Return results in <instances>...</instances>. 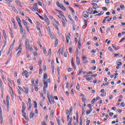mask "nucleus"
Wrapping results in <instances>:
<instances>
[{
    "instance_id": "5",
    "label": "nucleus",
    "mask_w": 125,
    "mask_h": 125,
    "mask_svg": "<svg viewBox=\"0 0 125 125\" xmlns=\"http://www.w3.org/2000/svg\"><path fill=\"white\" fill-rule=\"evenodd\" d=\"M23 24H24L26 30H27V32H28V33H30V28H29V25L28 24L27 22H25Z\"/></svg>"
},
{
    "instance_id": "43",
    "label": "nucleus",
    "mask_w": 125,
    "mask_h": 125,
    "mask_svg": "<svg viewBox=\"0 0 125 125\" xmlns=\"http://www.w3.org/2000/svg\"><path fill=\"white\" fill-rule=\"evenodd\" d=\"M61 4H60L59 3V1H57V2H56V5H57V6H58V7H59L60 6Z\"/></svg>"
},
{
    "instance_id": "44",
    "label": "nucleus",
    "mask_w": 125,
    "mask_h": 125,
    "mask_svg": "<svg viewBox=\"0 0 125 125\" xmlns=\"http://www.w3.org/2000/svg\"><path fill=\"white\" fill-rule=\"evenodd\" d=\"M46 88H44V87H43V93H44L45 94H46Z\"/></svg>"
},
{
    "instance_id": "61",
    "label": "nucleus",
    "mask_w": 125,
    "mask_h": 125,
    "mask_svg": "<svg viewBox=\"0 0 125 125\" xmlns=\"http://www.w3.org/2000/svg\"><path fill=\"white\" fill-rule=\"evenodd\" d=\"M6 2H12V0H5Z\"/></svg>"
},
{
    "instance_id": "28",
    "label": "nucleus",
    "mask_w": 125,
    "mask_h": 125,
    "mask_svg": "<svg viewBox=\"0 0 125 125\" xmlns=\"http://www.w3.org/2000/svg\"><path fill=\"white\" fill-rule=\"evenodd\" d=\"M21 52H22V50H19V51L18 52V53L17 54V57H19V56L20 55V53H21Z\"/></svg>"
},
{
    "instance_id": "25",
    "label": "nucleus",
    "mask_w": 125,
    "mask_h": 125,
    "mask_svg": "<svg viewBox=\"0 0 125 125\" xmlns=\"http://www.w3.org/2000/svg\"><path fill=\"white\" fill-rule=\"evenodd\" d=\"M104 14V11H101L100 13L96 15L97 16H101V15H103V14Z\"/></svg>"
},
{
    "instance_id": "38",
    "label": "nucleus",
    "mask_w": 125,
    "mask_h": 125,
    "mask_svg": "<svg viewBox=\"0 0 125 125\" xmlns=\"http://www.w3.org/2000/svg\"><path fill=\"white\" fill-rule=\"evenodd\" d=\"M92 5H93V6H95V7H98V5L97 4V3H92Z\"/></svg>"
},
{
    "instance_id": "54",
    "label": "nucleus",
    "mask_w": 125,
    "mask_h": 125,
    "mask_svg": "<svg viewBox=\"0 0 125 125\" xmlns=\"http://www.w3.org/2000/svg\"><path fill=\"white\" fill-rule=\"evenodd\" d=\"M102 9L104 10V11H107V8H106V7H103Z\"/></svg>"
},
{
    "instance_id": "7",
    "label": "nucleus",
    "mask_w": 125,
    "mask_h": 125,
    "mask_svg": "<svg viewBox=\"0 0 125 125\" xmlns=\"http://www.w3.org/2000/svg\"><path fill=\"white\" fill-rule=\"evenodd\" d=\"M77 60V65H80L81 64V60H80V58L78 56V55H75Z\"/></svg>"
},
{
    "instance_id": "31",
    "label": "nucleus",
    "mask_w": 125,
    "mask_h": 125,
    "mask_svg": "<svg viewBox=\"0 0 125 125\" xmlns=\"http://www.w3.org/2000/svg\"><path fill=\"white\" fill-rule=\"evenodd\" d=\"M120 8H121L122 10H124V9H125V5L124 4L120 5Z\"/></svg>"
},
{
    "instance_id": "62",
    "label": "nucleus",
    "mask_w": 125,
    "mask_h": 125,
    "mask_svg": "<svg viewBox=\"0 0 125 125\" xmlns=\"http://www.w3.org/2000/svg\"><path fill=\"white\" fill-rule=\"evenodd\" d=\"M58 125H60V120L59 119H57Z\"/></svg>"
},
{
    "instance_id": "45",
    "label": "nucleus",
    "mask_w": 125,
    "mask_h": 125,
    "mask_svg": "<svg viewBox=\"0 0 125 125\" xmlns=\"http://www.w3.org/2000/svg\"><path fill=\"white\" fill-rule=\"evenodd\" d=\"M76 121L77 122H79V115L78 114V112L76 113Z\"/></svg>"
},
{
    "instance_id": "40",
    "label": "nucleus",
    "mask_w": 125,
    "mask_h": 125,
    "mask_svg": "<svg viewBox=\"0 0 125 125\" xmlns=\"http://www.w3.org/2000/svg\"><path fill=\"white\" fill-rule=\"evenodd\" d=\"M68 18L70 20V21H71L72 22H73L74 21V20H73V19H72V17L71 16V15L68 16Z\"/></svg>"
},
{
    "instance_id": "21",
    "label": "nucleus",
    "mask_w": 125,
    "mask_h": 125,
    "mask_svg": "<svg viewBox=\"0 0 125 125\" xmlns=\"http://www.w3.org/2000/svg\"><path fill=\"white\" fill-rule=\"evenodd\" d=\"M17 21H18V24L21 23V20L20 17H17Z\"/></svg>"
},
{
    "instance_id": "30",
    "label": "nucleus",
    "mask_w": 125,
    "mask_h": 125,
    "mask_svg": "<svg viewBox=\"0 0 125 125\" xmlns=\"http://www.w3.org/2000/svg\"><path fill=\"white\" fill-rule=\"evenodd\" d=\"M24 89L25 90L26 93H27V94H29V89H28V88L24 87Z\"/></svg>"
},
{
    "instance_id": "3",
    "label": "nucleus",
    "mask_w": 125,
    "mask_h": 125,
    "mask_svg": "<svg viewBox=\"0 0 125 125\" xmlns=\"http://www.w3.org/2000/svg\"><path fill=\"white\" fill-rule=\"evenodd\" d=\"M22 75L23 77L25 76V78H28L29 77V74H28V71L24 70L22 73Z\"/></svg>"
},
{
    "instance_id": "18",
    "label": "nucleus",
    "mask_w": 125,
    "mask_h": 125,
    "mask_svg": "<svg viewBox=\"0 0 125 125\" xmlns=\"http://www.w3.org/2000/svg\"><path fill=\"white\" fill-rule=\"evenodd\" d=\"M92 111V109L91 108L89 110L86 111V114L87 115H89V114H90V113H91Z\"/></svg>"
},
{
    "instance_id": "14",
    "label": "nucleus",
    "mask_w": 125,
    "mask_h": 125,
    "mask_svg": "<svg viewBox=\"0 0 125 125\" xmlns=\"http://www.w3.org/2000/svg\"><path fill=\"white\" fill-rule=\"evenodd\" d=\"M46 16V18L45 19V21L46 22V23L47 24V25H49V24H50V22H49V20L48 19V18H47V17H46V15H45Z\"/></svg>"
},
{
    "instance_id": "52",
    "label": "nucleus",
    "mask_w": 125,
    "mask_h": 125,
    "mask_svg": "<svg viewBox=\"0 0 125 125\" xmlns=\"http://www.w3.org/2000/svg\"><path fill=\"white\" fill-rule=\"evenodd\" d=\"M53 114H54V112L53 111H51V112H50V116L52 118H53Z\"/></svg>"
},
{
    "instance_id": "59",
    "label": "nucleus",
    "mask_w": 125,
    "mask_h": 125,
    "mask_svg": "<svg viewBox=\"0 0 125 125\" xmlns=\"http://www.w3.org/2000/svg\"><path fill=\"white\" fill-rule=\"evenodd\" d=\"M86 125H89V123H90V120H87L86 122Z\"/></svg>"
},
{
    "instance_id": "47",
    "label": "nucleus",
    "mask_w": 125,
    "mask_h": 125,
    "mask_svg": "<svg viewBox=\"0 0 125 125\" xmlns=\"http://www.w3.org/2000/svg\"><path fill=\"white\" fill-rule=\"evenodd\" d=\"M27 20H28L29 22L31 23V24H33V22L32 21V20L30 19V18H27Z\"/></svg>"
},
{
    "instance_id": "48",
    "label": "nucleus",
    "mask_w": 125,
    "mask_h": 125,
    "mask_svg": "<svg viewBox=\"0 0 125 125\" xmlns=\"http://www.w3.org/2000/svg\"><path fill=\"white\" fill-rule=\"evenodd\" d=\"M35 91H39V88H38V86L35 85Z\"/></svg>"
},
{
    "instance_id": "51",
    "label": "nucleus",
    "mask_w": 125,
    "mask_h": 125,
    "mask_svg": "<svg viewBox=\"0 0 125 125\" xmlns=\"http://www.w3.org/2000/svg\"><path fill=\"white\" fill-rule=\"evenodd\" d=\"M16 3L18 5L21 6V3H20V1H16Z\"/></svg>"
},
{
    "instance_id": "13",
    "label": "nucleus",
    "mask_w": 125,
    "mask_h": 125,
    "mask_svg": "<svg viewBox=\"0 0 125 125\" xmlns=\"http://www.w3.org/2000/svg\"><path fill=\"white\" fill-rule=\"evenodd\" d=\"M37 25V29L38 31H41V28L40 27V22L39 21L36 22Z\"/></svg>"
},
{
    "instance_id": "37",
    "label": "nucleus",
    "mask_w": 125,
    "mask_h": 125,
    "mask_svg": "<svg viewBox=\"0 0 125 125\" xmlns=\"http://www.w3.org/2000/svg\"><path fill=\"white\" fill-rule=\"evenodd\" d=\"M0 124L2 125V123L3 122V117H0Z\"/></svg>"
},
{
    "instance_id": "63",
    "label": "nucleus",
    "mask_w": 125,
    "mask_h": 125,
    "mask_svg": "<svg viewBox=\"0 0 125 125\" xmlns=\"http://www.w3.org/2000/svg\"><path fill=\"white\" fill-rule=\"evenodd\" d=\"M2 117V110H0V117Z\"/></svg>"
},
{
    "instance_id": "32",
    "label": "nucleus",
    "mask_w": 125,
    "mask_h": 125,
    "mask_svg": "<svg viewBox=\"0 0 125 125\" xmlns=\"http://www.w3.org/2000/svg\"><path fill=\"white\" fill-rule=\"evenodd\" d=\"M6 102H9V96L8 95L6 96Z\"/></svg>"
},
{
    "instance_id": "12",
    "label": "nucleus",
    "mask_w": 125,
    "mask_h": 125,
    "mask_svg": "<svg viewBox=\"0 0 125 125\" xmlns=\"http://www.w3.org/2000/svg\"><path fill=\"white\" fill-rule=\"evenodd\" d=\"M21 47H22V44H20V46L16 48V51H18V50H22Z\"/></svg>"
},
{
    "instance_id": "53",
    "label": "nucleus",
    "mask_w": 125,
    "mask_h": 125,
    "mask_svg": "<svg viewBox=\"0 0 125 125\" xmlns=\"http://www.w3.org/2000/svg\"><path fill=\"white\" fill-rule=\"evenodd\" d=\"M85 100H86V99H85V98H82V101L83 102H84V103H85Z\"/></svg>"
},
{
    "instance_id": "4",
    "label": "nucleus",
    "mask_w": 125,
    "mask_h": 125,
    "mask_svg": "<svg viewBox=\"0 0 125 125\" xmlns=\"http://www.w3.org/2000/svg\"><path fill=\"white\" fill-rule=\"evenodd\" d=\"M86 59H87L86 57L83 56L82 61L84 64H87V63H88V61L86 60Z\"/></svg>"
},
{
    "instance_id": "39",
    "label": "nucleus",
    "mask_w": 125,
    "mask_h": 125,
    "mask_svg": "<svg viewBox=\"0 0 125 125\" xmlns=\"http://www.w3.org/2000/svg\"><path fill=\"white\" fill-rule=\"evenodd\" d=\"M67 121L68 122H71V123H72V122H73V118H68V119H67Z\"/></svg>"
},
{
    "instance_id": "8",
    "label": "nucleus",
    "mask_w": 125,
    "mask_h": 125,
    "mask_svg": "<svg viewBox=\"0 0 125 125\" xmlns=\"http://www.w3.org/2000/svg\"><path fill=\"white\" fill-rule=\"evenodd\" d=\"M42 82H43V84H44V86L43 87L47 88V86H48V83H47V82L46 81V80H43Z\"/></svg>"
},
{
    "instance_id": "2",
    "label": "nucleus",
    "mask_w": 125,
    "mask_h": 125,
    "mask_svg": "<svg viewBox=\"0 0 125 125\" xmlns=\"http://www.w3.org/2000/svg\"><path fill=\"white\" fill-rule=\"evenodd\" d=\"M25 47H26V49H29V48H30V43L29 42L28 39H25Z\"/></svg>"
},
{
    "instance_id": "57",
    "label": "nucleus",
    "mask_w": 125,
    "mask_h": 125,
    "mask_svg": "<svg viewBox=\"0 0 125 125\" xmlns=\"http://www.w3.org/2000/svg\"><path fill=\"white\" fill-rule=\"evenodd\" d=\"M42 69L41 68H40L39 69V75H42Z\"/></svg>"
},
{
    "instance_id": "50",
    "label": "nucleus",
    "mask_w": 125,
    "mask_h": 125,
    "mask_svg": "<svg viewBox=\"0 0 125 125\" xmlns=\"http://www.w3.org/2000/svg\"><path fill=\"white\" fill-rule=\"evenodd\" d=\"M36 10L37 11V12H38V13H41V10L39 9V8L36 7Z\"/></svg>"
},
{
    "instance_id": "33",
    "label": "nucleus",
    "mask_w": 125,
    "mask_h": 125,
    "mask_svg": "<svg viewBox=\"0 0 125 125\" xmlns=\"http://www.w3.org/2000/svg\"><path fill=\"white\" fill-rule=\"evenodd\" d=\"M88 11L89 13H90V14H91V13H92V8H89L88 9Z\"/></svg>"
},
{
    "instance_id": "60",
    "label": "nucleus",
    "mask_w": 125,
    "mask_h": 125,
    "mask_svg": "<svg viewBox=\"0 0 125 125\" xmlns=\"http://www.w3.org/2000/svg\"><path fill=\"white\" fill-rule=\"evenodd\" d=\"M41 125H46V122H45V121H43V122H42Z\"/></svg>"
},
{
    "instance_id": "9",
    "label": "nucleus",
    "mask_w": 125,
    "mask_h": 125,
    "mask_svg": "<svg viewBox=\"0 0 125 125\" xmlns=\"http://www.w3.org/2000/svg\"><path fill=\"white\" fill-rule=\"evenodd\" d=\"M83 17H85V18H87L88 17V13L86 11H84L83 12Z\"/></svg>"
},
{
    "instance_id": "1",
    "label": "nucleus",
    "mask_w": 125,
    "mask_h": 125,
    "mask_svg": "<svg viewBox=\"0 0 125 125\" xmlns=\"http://www.w3.org/2000/svg\"><path fill=\"white\" fill-rule=\"evenodd\" d=\"M62 23L63 24V25L64 27H65L66 22H67V20L66 19L65 16H64L63 15H62Z\"/></svg>"
},
{
    "instance_id": "23",
    "label": "nucleus",
    "mask_w": 125,
    "mask_h": 125,
    "mask_svg": "<svg viewBox=\"0 0 125 125\" xmlns=\"http://www.w3.org/2000/svg\"><path fill=\"white\" fill-rule=\"evenodd\" d=\"M43 78L44 79L43 80H45V81H46V80L47 79V74L46 73H44Z\"/></svg>"
},
{
    "instance_id": "46",
    "label": "nucleus",
    "mask_w": 125,
    "mask_h": 125,
    "mask_svg": "<svg viewBox=\"0 0 125 125\" xmlns=\"http://www.w3.org/2000/svg\"><path fill=\"white\" fill-rule=\"evenodd\" d=\"M48 54V55L51 56V49H49Z\"/></svg>"
},
{
    "instance_id": "22",
    "label": "nucleus",
    "mask_w": 125,
    "mask_h": 125,
    "mask_svg": "<svg viewBox=\"0 0 125 125\" xmlns=\"http://www.w3.org/2000/svg\"><path fill=\"white\" fill-rule=\"evenodd\" d=\"M49 93H47V98L49 100V102L50 103V104H52V103H51V101H50V97H49Z\"/></svg>"
},
{
    "instance_id": "49",
    "label": "nucleus",
    "mask_w": 125,
    "mask_h": 125,
    "mask_svg": "<svg viewBox=\"0 0 125 125\" xmlns=\"http://www.w3.org/2000/svg\"><path fill=\"white\" fill-rule=\"evenodd\" d=\"M108 50H109V51H111V52H113V49H112V47H108Z\"/></svg>"
},
{
    "instance_id": "11",
    "label": "nucleus",
    "mask_w": 125,
    "mask_h": 125,
    "mask_svg": "<svg viewBox=\"0 0 125 125\" xmlns=\"http://www.w3.org/2000/svg\"><path fill=\"white\" fill-rule=\"evenodd\" d=\"M112 47L114 49V50H115L116 51H117V50H118V49H119V48H120L119 47V46L115 45L114 44H112Z\"/></svg>"
},
{
    "instance_id": "27",
    "label": "nucleus",
    "mask_w": 125,
    "mask_h": 125,
    "mask_svg": "<svg viewBox=\"0 0 125 125\" xmlns=\"http://www.w3.org/2000/svg\"><path fill=\"white\" fill-rule=\"evenodd\" d=\"M68 8H69L70 10L72 12V13H75V11L74 10V9L71 7H68Z\"/></svg>"
},
{
    "instance_id": "19",
    "label": "nucleus",
    "mask_w": 125,
    "mask_h": 125,
    "mask_svg": "<svg viewBox=\"0 0 125 125\" xmlns=\"http://www.w3.org/2000/svg\"><path fill=\"white\" fill-rule=\"evenodd\" d=\"M34 116H35V113H30V115H29L30 119H33L34 118Z\"/></svg>"
},
{
    "instance_id": "36",
    "label": "nucleus",
    "mask_w": 125,
    "mask_h": 125,
    "mask_svg": "<svg viewBox=\"0 0 125 125\" xmlns=\"http://www.w3.org/2000/svg\"><path fill=\"white\" fill-rule=\"evenodd\" d=\"M73 111V108L72 107H70L69 108V114L71 115L72 114V111Z\"/></svg>"
},
{
    "instance_id": "24",
    "label": "nucleus",
    "mask_w": 125,
    "mask_h": 125,
    "mask_svg": "<svg viewBox=\"0 0 125 125\" xmlns=\"http://www.w3.org/2000/svg\"><path fill=\"white\" fill-rule=\"evenodd\" d=\"M3 33L4 38L5 39V41H6V33H5V30H3Z\"/></svg>"
},
{
    "instance_id": "17",
    "label": "nucleus",
    "mask_w": 125,
    "mask_h": 125,
    "mask_svg": "<svg viewBox=\"0 0 125 125\" xmlns=\"http://www.w3.org/2000/svg\"><path fill=\"white\" fill-rule=\"evenodd\" d=\"M50 37L51 38V40H55L56 39V36H52V34H49Z\"/></svg>"
},
{
    "instance_id": "56",
    "label": "nucleus",
    "mask_w": 125,
    "mask_h": 125,
    "mask_svg": "<svg viewBox=\"0 0 125 125\" xmlns=\"http://www.w3.org/2000/svg\"><path fill=\"white\" fill-rule=\"evenodd\" d=\"M66 39V42L67 43H69V39L68 37L66 36L65 37Z\"/></svg>"
},
{
    "instance_id": "42",
    "label": "nucleus",
    "mask_w": 125,
    "mask_h": 125,
    "mask_svg": "<svg viewBox=\"0 0 125 125\" xmlns=\"http://www.w3.org/2000/svg\"><path fill=\"white\" fill-rule=\"evenodd\" d=\"M0 87L1 88V90H2V91H3V84H0Z\"/></svg>"
},
{
    "instance_id": "64",
    "label": "nucleus",
    "mask_w": 125,
    "mask_h": 125,
    "mask_svg": "<svg viewBox=\"0 0 125 125\" xmlns=\"http://www.w3.org/2000/svg\"><path fill=\"white\" fill-rule=\"evenodd\" d=\"M72 48H69V51L70 53H72Z\"/></svg>"
},
{
    "instance_id": "55",
    "label": "nucleus",
    "mask_w": 125,
    "mask_h": 125,
    "mask_svg": "<svg viewBox=\"0 0 125 125\" xmlns=\"http://www.w3.org/2000/svg\"><path fill=\"white\" fill-rule=\"evenodd\" d=\"M76 89L79 90L80 89V85L79 84H77L76 85Z\"/></svg>"
},
{
    "instance_id": "26",
    "label": "nucleus",
    "mask_w": 125,
    "mask_h": 125,
    "mask_svg": "<svg viewBox=\"0 0 125 125\" xmlns=\"http://www.w3.org/2000/svg\"><path fill=\"white\" fill-rule=\"evenodd\" d=\"M12 10H13V11H14L15 12H17V10L16 9V8H15V7L12 6Z\"/></svg>"
},
{
    "instance_id": "58",
    "label": "nucleus",
    "mask_w": 125,
    "mask_h": 125,
    "mask_svg": "<svg viewBox=\"0 0 125 125\" xmlns=\"http://www.w3.org/2000/svg\"><path fill=\"white\" fill-rule=\"evenodd\" d=\"M105 3H107V4H108V3H110V0H105Z\"/></svg>"
},
{
    "instance_id": "34",
    "label": "nucleus",
    "mask_w": 125,
    "mask_h": 125,
    "mask_svg": "<svg viewBox=\"0 0 125 125\" xmlns=\"http://www.w3.org/2000/svg\"><path fill=\"white\" fill-rule=\"evenodd\" d=\"M36 9H37V7H35V8H34V7H31L30 8V9L31 10H32V11H33L34 12H35V11H36Z\"/></svg>"
},
{
    "instance_id": "20",
    "label": "nucleus",
    "mask_w": 125,
    "mask_h": 125,
    "mask_svg": "<svg viewBox=\"0 0 125 125\" xmlns=\"http://www.w3.org/2000/svg\"><path fill=\"white\" fill-rule=\"evenodd\" d=\"M22 116L23 117H24V118L25 119V120H28V118H27V114L26 113H25V112H23V113H22Z\"/></svg>"
},
{
    "instance_id": "16",
    "label": "nucleus",
    "mask_w": 125,
    "mask_h": 125,
    "mask_svg": "<svg viewBox=\"0 0 125 125\" xmlns=\"http://www.w3.org/2000/svg\"><path fill=\"white\" fill-rule=\"evenodd\" d=\"M7 111H9V102H6Z\"/></svg>"
},
{
    "instance_id": "29",
    "label": "nucleus",
    "mask_w": 125,
    "mask_h": 125,
    "mask_svg": "<svg viewBox=\"0 0 125 125\" xmlns=\"http://www.w3.org/2000/svg\"><path fill=\"white\" fill-rule=\"evenodd\" d=\"M58 45V40H56L55 42V47H56Z\"/></svg>"
},
{
    "instance_id": "6",
    "label": "nucleus",
    "mask_w": 125,
    "mask_h": 125,
    "mask_svg": "<svg viewBox=\"0 0 125 125\" xmlns=\"http://www.w3.org/2000/svg\"><path fill=\"white\" fill-rule=\"evenodd\" d=\"M22 107L21 109V113H24L25 112V110H26V104H25V103H22Z\"/></svg>"
},
{
    "instance_id": "10",
    "label": "nucleus",
    "mask_w": 125,
    "mask_h": 125,
    "mask_svg": "<svg viewBox=\"0 0 125 125\" xmlns=\"http://www.w3.org/2000/svg\"><path fill=\"white\" fill-rule=\"evenodd\" d=\"M9 86V89H10V92L11 93V95L12 97V98H14V95L13 94V91L12 90V88L11 87H10V86Z\"/></svg>"
},
{
    "instance_id": "35",
    "label": "nucleus",
    "mask_w": 125,
    "mask_h": 125,
    "mask_svg": "<svg viewBox=\"0 0 125 125\" xmlns=\"http://www.w3.org/2000/svg\"><path fill=\"white\" fill-rule=\"evenodd\" d=\"M34 107L37 108L38 107V104H37V102L34 101Z\"/></svg>"
},
{
    "instance_id": "15",
    "label": "nucleus",
    "mask_w": 125,
    "mask_h": 125,
    "mask_svg": "<svg viewBox=\"0 0 125 125\" xmlns=\"http://www.w3.org/2000/svg\"><path fill=\"white\" fill-rule=\"evenodd\" d=\"M61 8V9H62V10L66 11V8L63 5V4H61V5L59 6Z\"/></svg>"
},
{
    "instance_id": "41",
    "label": "nucleus",
    "mask_w": 125,
    "mask_h": 125,
    "mask_svg": "<svg viewBox=\"0 0 125 125\" xmlns=\"http://www.w3.org/2000/svg\"><path fill=\"white\" fill-rule=\"evenodd\" d=\"M36 14H37V15H38L39 16L40 19L43 20V19H44L42 17L41 15H40V14H39V13H36Z\"/></svg>"
}]
</instances>
